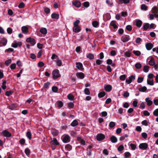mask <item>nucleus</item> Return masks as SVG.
Instances as JSON below:
<instances>
[{
  "label": "nucleus",
  "mask_w": 158,
  "mask_h": 158,
  "mask_svg": "<svg viewBox=\"0 0 158 158\" xmlns=\"http://www.w3.org/2000/svg\"><path fill=\"white\" fill-rule=\"evenodd\" d=\"M130 39V36L127 35H124L121 38V40L124 43L127 42Z\"/></svg>",
  "instance_id": "39448f33"
},
{
  "label": "nucleus",
  "mask_w": 158,
  "mask_h": 158,
  "mask_svg": "<svg viewBox=\"0 0 158 158\" xmlns=\"http://www.w3.org/2000/svg\"><path fill=\"white\" fill-rule=\"evenodd\" d=\"M149 24L148 23H146L144 24L143 27L144 30H146L149 27Z\"/></svg>",
  "instance_id": "4c0bfd02"
},
{
  "label": "nucleus",
  "mask_w": 158,
  "mask_h": 158,
  "mask_svg": "<svg viewBox=\"0 0 158 158\" xmlns=\"http://www.w3.org/2000/svg\"><path fill=\"white\" fill-rule=\"evenodd\" d=\"M145 100L146 102H147V105L148 106H150L152 105L153 103L152 101L150 99V98H146Z\"/></svg>",
  "instance_id": "a211bd4d"
},
{
  "label": "nucleus",
  "mask_w": 158,
  "mask_h": 158,
  "mask_svg": "<svg viewBox=\"0 0 158 158\" xmlns=\"http://www.w3.org/2000/svg\"><path fill=\"white\" fill-rule=\"evenodd\" d=\"M130 146L131 148V149L132 150H135L136 148V145L134 144L131 143L130 144Z\"/></svg>",
  "instance_id": "680f3d73"
},
{
  "label": "nucleus",
  "mask_w": 158,
  "mask_h": 158,
  "mask_svg": "<svg viewBox=\"0 0 158 158\" xmlns=\"http://www.w3.org/2000/svg\"><path fill=\"white\" fill-rule=\"evenodd\" d=\"M26 41L27 42L30 43L31 45V46H34L36 44L35 40L34 38H31V37H29L27 38L26 39Z\"/></svg>",
  "instance_id": "7ed1b4c3"
},
{
  "label": "nucleus",
  "mask_w": 158,
  "mask_h": 158,
  "mask_svg": "<svg viewBox=\"0 0 158 158\" xmlns=\"http://www.w3.org/2000/svg\"><path fill=\"white\" fill-rule=\"evenodd\" d=\"M85 94L86 95H89L90 94V91L88 88H86L84 90Z\"/></svg>",
  "instance_id": "a18cd8bd"
},
{
  "label": "nucleus",
  "mask_w": 158,
  "mask_h": 158,
  "mask_svg": "<svg viewBox=\"0 0 158 158\" xmlns=\"http://www.w3.org/2000/svg\"><path fill=\"white\" fill-rule=\"evenodd\" d=\"M147 83L148 85H153L154 84L153 79H149L148 78Z\"/></svg>",
  "instance_id": "393cba45"
},
{
  "label": "nucleus",
  "mask_w": 158,
  "mask_h": 158,
  "mask_svg": "<svg viewBox=\"0 0 158 158\" xmlns=\"http://www.w3.org/2000/svg\"><path fill=\"white\" fill-rule=\"evenodd\" d=\"M25 6V4L23 2H21L18 6V7L19 8H23Z\"/></svg>",
  "instance_id": "052dcab7"
},
{
  "label": "nucleus",
  "mask_w": 158,
  "mask_h": 158,
  "mask_svg": "<svg viewBox=\"0 0 158 158\" xmlns=\"http://www.w3.org/2000/svg\"><path fill=\"white\" fill-rule=\"evenodd\" d=\"M44 11L46 13L48 14L50 13V10L48 8L45 7L44 9Z\"/></svg>",
  "instance_id": "13d9d810"
},
{
  "label": "nucleus",
  "mask_w": 158,
  "mask_h": 158,
  "mask_svg": "<svg viewBox=\"0 0 158 158\" xmlns=\"http://www.w3.org/2000/svg\"><path fill=\"white\" fill-rule=\"evenodd\" d=\"M52 91L55 93H56L58 90V88L57 87L55 86H53L52 87Z\"/></svg>",
  "instance_id": "3c124183"
},
{
  "label": "nucleus",
  "mask_w": 158,
  "mask_h": 158,
  "mask_svg": "<svg viewBox=\"0 0 158 158\" xmlns=\"http://www.w3.org/2000/svg\"><path fill=\"white\" fill-rule=\"evenodd\" d=\"M131 56V53L128 52H126L124 53V56L126 57H129Z\"/></svg>",
  "instance_id": "de8ad7c7"
},
{
  "label": "nucleus",
  "mask_w": 158,
  "mask_h": 158,
  "mask_svg": "<svg viewBox=\"0 0 158 158\" xmlns=\"http://www.w3.org/2000/svg\"><path fill=\"white\" fill-rule=\"evenodd\" d=\"M70 137L68 135H64L62 136V141L64 143H67L70 142Z\"/></svg>",
  "instance_id": "20e7f679"
},
{
  "label": "nucleus",
  "mask_w": 158,
  "mask_h": 158,
  "mask_svg": "<svg viewBox=\"0 0 158 158\" xmlns=\"http://www.w3.org/2000/svg\"><path fill=\"white\" fill-rule=\"evenodd\" d=\"M50 84V83L49 82L45 83L44 85V88L46 89L48 88Z\"/></svg>",
  "instance_id": "0e129e2a"
},
{
  "label": "nucleus",
  "mask_w": 158,
  "mask_h": 158,
  "mask_svg": "<svg viewBox=\"0 0 158 158\" xmlns=\"http://www.w3.org/2000/svg\"><path fill=\"white\" fill-rule=\"evenodd\" d=\"M72 4L73 5L79 8L81 6V2L78 0H75L72 2Z\"/></svg>",
  "instance_id": "f8f14e48"
},
{
  "label": "nucleus",
  "mask_w": 158,
  "mask_h": 158,
  "mask_svg": "<svg viewBox=\"0 0 158 158\" xmlns=\"http://www.w3.org/2000/svg\"><path fill=\"white\" fill-rule=\"evenodd\" d=\"M22 43L21 42H17L16 41H14V42L12 44V46L14 48H16L18 47H20L22 45Z\"/></svg>",
  "instance_id": "0eeeda50"
},
{
  "label": "nucleus",
  "mask_w": 158,
  "mask_h": 158,
  "mask_svg": "<svg viewBox=\"0 0 158 158\" xmlns=\"http://www.w3.org/2000/svg\"><path fill=\"white\" fill-rule=\"evenodd\" d=\"M106 3L110 6H112L113 5V3L110 0H106Z\"/></svg>",
  "instance_id": "bf43d9fd"
},
{
  "label": "nucleus",
  "mask_w": 158,
  "mask_h": 158,
  "mask_svg": "<svg viewBox=\"0 0 158 158\" xmlns=\"http://www.w3.org/2000/svg\"><path fill=\"white\" fill-rule=\"evenodd\" d=\"M26 136L30 140L31 139V132L29 131H28L26 133Z\"/></svg>",
  "instance_id": "f704fd0d"
},
{
  "label": "nucleus",
  "mask_w": 158,
  "mask_h": 158,
  "mask_svg": "<svg viewBox=\"0 0 158 158\" xmlns=\"http://www.w3.org/2000/svg\"><path fill=\"white\" fill-rule=\"evenodd\" d=\"M51 17L52 19H57L59 18V15L56 13H53L52 14Z\"/></svg>",
  "instance_id": "5701e85b"
},
{
  "label": "nucleus",
  "mask_w": 158,
  "mask_h": 158,
  "mask_svg": "<svg viewBox=\"0 0 158 158\" xmlns=\"http://www.w3.org/2000/svg\"><path fill=\"white\" fill-rule=\"evenodd\" d=\"M7 32L9 34H11L12 33V29L11 27H8L7 29Z\"/></svg>",
  "instance_id": "6e6d98bb"
},
{
  "label": "nucleus",
  "mask_w": 158,
  "mask_h": 158,
  "mask_svg": "<svg viewBox=\"0 0 158 158\" xmlns=\"http://www.w3.org/2000/svg\"><path fill=\"white\" fill-rule=\"evenodd\" d=\"M65 148L68 151H70L72 148V146L69 144H67L65 146Z\"/></svg>",
  "instance_id": "2f4dec72"
},
{
  "label": "nucleus",
  "mask_w": 158,
  "mask_h": 158,
  "mask_svg": "<svg viewBox=\"0 0 158 158\" xmlns=\"http://www.w3.org/2000/svg\"><path fill=\"white\" fill-rule=\"evenodd\" d=\"M7 40L5 38H3L0 41V46H5L7 43Z\"/></svg>",
  "instance_id": "9d476101"
},
{
  "label": "nucleus",
  "mask_w": 158,
  "mask_h": 158,
  "mask_svg": "<svg viewBox=\"0 0 158 158\" xmlns=\"http://www.w3.org/2000/svg\"><path fill=\"white\" fill-rule=\"evenodd\" d=\"M52 142L55 145H58L59 144V143L56 138H53L52 140Z\"/></svg>",
  "instance_id": "79ce46f5"
},
{
  "label": "nucleus",
  "mask_w": 158,
  "mask_h": 158,
  "mask_svg": "<svg viewBox=\"0 0 158 158\" xmlns=\"http://www.w3.org/2000/svg\"><path fill=\"white\" fill-rule=\"evenodd\" d=\"M135 76L133 75H131L128 79H127L126 81V82L128 84H130L132 81L135 80Z\"/></svg>",
  "instance_id": "9b49d317"
},
{
  "label": "nucleus",
  "mask_w": 158,
  "mask_h": 158,
  "mask_svg": "<svg viewBox=\"0 0 158 158\" xmlns=\"http://www.w3.org/2000/svg\"><path fill=\"white\" fill-rule=\"evenodd\" d=\"M151 12L155 15L157 14L158 13V8L156 6H154L152 9Z\"/></svg>",
  "instance_id": "6ab92c4d"
},
{
  "label": "nucleus",
  "mask_w": 158,
  "mask_h": 158,
  "mask_svg": "<svg viewBox=\"0 0 158 158\" xmlns=\"http://www.w3.org/2000/svg\"><path fill=\"white\" fill-rule=\"evenodd\" d=\"M52 75L53 76L52 78L54 79H56L60 77L59 70L58 69L53 70L52 72Z\"/></svg>",
  "instance_id": "f03ea898"
},
{
  "label": "nucleus",
  "mask_w": 158,
  "mask_h": 158,
  "mask_svg": "<svg viewBox=\"0 0 158 158\" xmlns=\"http://www.w3.org/2000/svg\"><path fill=\"white\" fill-rule=\"evenodd\" d=\"M104 89L106 91L109 92L112 89V87L111 85H108L104 86Z\"/></svg>",
  "instance_id": "f3484780"
},
{
  "label": "nucleus",
  "mask_w": 158,
  "mask_h": 158,
  "mask_svg": "<svg viewBox=\"0 0 158 158\" xmlns=\"http://www.w3.org/2000/svg\"><path fill=\"white\" fill-rule=\"evenodd\" d=\"M56 103L57 105V107L58 108H60L63 106V102L61 101H57L56 102Z\"/></svg>",
  "instance_id": "c85d7f7f"
},
{
  "label": "nucleus",
  "mask_w": 158,
  "mask_h": 158,
  "mask_svg": "<svg viewBox=\"0 0 158 158\" xmlns=\"http://www.w3.org/2000/svg\"><path fill=\"white\" fill-rule=\"evenodd\" d=\"M153 115L156 116H158V108L156 109L153 112Z\"/></svg>",
  "instance_id": "338daca9"
},
{
  "label": "nucleus",
  "mask_w": 158,
  "mask_h": 158,
  "mask_svg": "<svg viewBox=\"0 0 158 158\" xmlns=\"http://www.w3.org/2000/svg\"><path fill=\"white\" fill-rule=\"evenodd\" d=\"M119 2L121 3H123L125 4L129 3L130 0H118Z\"/></svg>",
  "instance_id": "c9c22d12"
},
{
  "label": "nucleus",
  "mask_w": 158,
  "mask_h": 158,
  "mask_svg": "<svg viewBox=\"0 0 158 158\" xmlns=\"http://www.w3.org/2000/svg\"><path fill=\"white\" fill-rule=\"evenodd\" d=\"M148 64L151 66H153L156 64L155 60L153 57H151L150 58V60L148 62Z\"/></svg>",
  "instance_id": "dca6fc26"
},
{
  "label": "nucleus",
  "mask_w": 158,
  "mask_h": 158,
  "mask_svg": "<svg viewBox=\"0 0 158 158\" xmlns=\"http://www.w3.org/2000/svg\"><path fill=\"white\" fill-rule=\"evenodd\" d=\"M124 147L123 145H121L118 148V150L119 151H123L124 149Z\"/></svg>",
  "instance_id": "4d7b16f0"
},
{
  "label": "nucleus",
  "mask_w": 158,
  "mask_h": 158,
  "mask_svg": "<svg viewBox=\"0 0 158 158\" xmlns=\"http://www.w3.org/2000/svg\"><path fill=\"white\" fill-rule=\"evenodd\" d=\"M142 23L140 20H137L136 22V25L138 27H140L142 24Z\"/></svg>",
  "instance_id": "bb28decb"
},
{
  "label": "nucleus",
  "mask_w": 158,
  "mask_h": 158,
  "mask_svg": "<svg viewBox=\"0 0 158 158\" xmlns=\"http://www.w3.org/2000/svg\"><path fill=\"white\" fill-rule=\"evenodd\" d=\"M135 67L137 69H140L141 67V65L140 63H137L135 64Z\"/></svg>",
  "instance_id": "5fc2aeb1"
},
{
  "label": "nucleus",
  "mask_w": 158,
  "mask_h": 158,
  "mask_svg": "<svg viewBox=\"0 0 158 158\" xmlns=\"http://www.w3.org/2000/svg\"><path fill=\"white\" fill-rule=\"evenodd\" d=\"M67 98L69 99L70 100H74V96L71 94L68 95Z\"/></svg>",
  "instance_id": "72a5a7b5"
},
{
  "label": "nucleus",
  "mask_w": 158,
  "mask_h": 158,
  "mask_svg": "<svg viewBox=\"0 0 158 158\" xmlns=\"http://www.w3.org/2000/svg\"><path fill=\"white\" fill-rule=\"evenodd\" d=\"M106 93L104 91L98 93V96L99 98H102L104 97L106 95Z\"/></svg>",
  "instance_id": "a878e982"
},
{
  "label": "nucleus",
  "mask_w": 158,
  "mask_h": 158,
  "mask_svg": "<svg viewBox=\"0 0 158 158\" xmlns=\"http://www.w3.org/2000/svg\"><path fill=\"white\" fill-rule=\"evenodd\" d=\"M80 22V21L77 20L73 23L74 26L73 29V32L77 33L80 32L81 30V27L79 26Z\"/></svg>",
  "instance_id": "f257e3e1"
},
{
  "label": "nucleus",
  "mask_w": 158,
  "mask_h": 158,
  "mask_svg": "<svg viewBox=\"0 0 158 158\" xmlns=\"http://www.w3.org/2000/svg\"><path fill=\"white\" fill-rule=\"evenodd\" d=\"M124 154L125 158H128L131 156V153L129 152H126Z\"/></svg>",
  "instance_id": "37998d69"
},
{
  "label": "nucleus",
  "mask_w": 158,
  "mask_h": 158,
  "mask_svg": "<svg viewBox=\"0 0 158 158\" xmlns=\"http://www.w3.org/2000/svg\"><path fill=\"white\" fill-rule=\"evenodd\" d=\"M133 52L135 55L138 56H139L141 55V52L139 51L134 50Z\"/></svg>",
  "instance_id": "58836bf2"
},
{
  "label": "nucleus",
  "mask_w": 158,
  "mask_h": 158,
  "mask_svg": "<svg viewBox=\"0 0 158 158\" xmlns=\"http://www.w3.org/2000/svg\"><path fill=\"white\" fill-rule=\"evenodd\" d=\"M139 147L140 149L143 150H145L148 148V145L146 143H140Z\"/></svg>",
  "instance_id": "423d86ee"
},
{
  "label": "nucleus",
  "mask_w": 158,
  "mask_h": 158,
  "mask_svg": "<svg viewBox=\"0 0 158 158\" xmlns=\"http://www.w3.org/2000/svg\"><path fill=\"white\" fill-rule=\"evenodd\" d=\"M40 31L42 34L45 35L46 34L47 32V30L45 28L40 29Z\"/></svg>",
  "instance_id": "4be33fe9"
},
{
  "label": "nucleus",
  "mask_w": 158,
  "mask_h": 158,
  "mask_svg": "<svg viewBox=\"0 0 158 158\" xmlns=\"http://www.w3.org/2000/svg\"><path fill=\"white\" fill-rule=\"evenodd\" d=\"M126 77V75L125 74H124L120 76L119 79L121 81H124L125 80Z\"/></svg>",
  "instance_id": "ea45409f"
},
{
  "label": "nucleus",
  "mask_w": 158,
  "mask_h": 158,
  "mask_svg": "<svg viewBox=\"0 0 158 158\" xmlns=\"http://www.w3.org/2000/svg\"><path fill=\"white\" fill-rule=\"evenodd\" d=\"M145 47L147 50H150L153 47V44L151 43H148L146 44Z\"/></svg>",
  "instance_id": "ddd939ff"
},
{
  "label": "nucleus",
  "mask_w": 158,
  "mask_h": 158,
  "mask_svg": "<svg viewBox=\"0 0 158 158\" xmlns=\"http://www.w3.org/2000/svg\"><path fill=\"white\" fill-rule=\"evenodd\" d=\"M76 76L78 77L81 79H83L85 77L84 73L81 72L77 73H76Z\"/></svg>",
  "instance_id": "aec40b11"
},
{
  "label": "nucleus",
  "mask_w": 158,
  "mask_h": 158,
  "mask_svg": "<svg viewBox=\"0 0 158 158\" xmlns=\"http://www.w3.org/2000/svg\"><path fill=\"white\" fill-rule=\"evenodd\" d=\"M76 65V67L79 70H82L84 69L83 65L81 62H77Z\"/></svg>",
  "instance_id": "4468645a"
},
{
  "label": "nucleus",
  "mask_w": 158,
  "mask_h": 158,
  "mask_svg": "<svg viewBox=\"0 0 158 158\" xmlns=\"http://www.w3.org/2000/svg\"><path fill=\"white\" fill-rule=\"evenodd\" d=\"M148 122L147 120H144L142 121V124L145 126H147L148 125Z\"/></svg>",
  "instance_id": "603ef678"
},
{
  "label": "nucleus",
  "mask_w": 158,
  "mask_h": 158,
  "mask_svg": "<svg viewBox=\"0 0 158 158\" xmlns=\"http://www.w3.org/2000/svg\"><path fill=\"white\" fill-rule=\"evenodd\" d=\"M105 138V135L102 134H98L96 136V139L98 141L102 140Z\"/></svg>",
  "instance_id": "6e6552de"
},
{
  "label": "nucleus",
  "mask_w": 158,
  "mask_h": 158,
  "mask_svg": "<svg viewBox=\"0 0 158 158\" xmlns=\"http://www.w3.org/2000/svg\"><path fill=\"white\" fill-rule=\"evenodd\" d=\"M68 107L69 108H73L74 106V104L73 102H69L68 103Z\"/></svg>",
  "instance_id": "864d4df0"
},
{
  "label": "nucleus",
  "mask_w": 158,
  "mask_h": 158,
  "mask_svg": "<svg viewBox=\"0 0 158 158\" xmlns=\"http://www.w3.org/2000/svg\"><path fill=\"white\" fill-rule=\"evenodd\" d=\"M86 56L87 58L90 60L93 59L94 58V55L91 53H89V54H88Z\"/></svg>",
  "instance_id": "473e14b6"
},
{
  "label": "nucleus",
  "mask_w": 158,
  "mask_h": 158,
  "mask_svg": "<svg viewBox=\"0 0 158 158\" xmlns=\"http://www.w3.org/2000/svg\"><path fill=\"white\" fill-rule=\"evenodd\" d=\"M129 95V93L127 91L125 92L123 94V96L125 98L128 97Z\"/></svg>",
  "instance_id": "69168bd1"
},
{
  "label": "nucleus",
  "mask_w": 158,
  "mask_h": 158,
  "mask_svg": "<svg viewBox=\"0 0 158 158\" xmlns=\"http://www.w3.org/2000/svg\"><path fill=\"white\" fill-rule=\"evenodd\" d=\"M115 126V123L113 122H111L109 124V126L110 128H113Z\"/></svg>",
  "instance_id": "e2e57ef3"
},
{
  "label": "nucleus",
  "mask_w": 158,
  "mask_h": 158,
  "mask_svg": "<svg viewBox=\"0 0 158 158\" xmlns=\"http://www.w3.org/2000/svg\"><path fill=\"white\" fill-rule=\"evenodd\" d=\"M21 30L22 32L25 34H27L29 31L28 28L26 26L22 27Z\"/></svg>",
  "instance_id": "2eb2a0df"
},
{
  "label": "nucleus",
  "mask_w": 158,
  "mask_h": 158,
  "mask_svg": "<svg viewBox=\"0 0 158 158\" xmlns=\"http://www.w3.org/2000/svg\"><path fill=\"white\" fill-rule=\"evenodd\" d=\"M43 53V51L42 50H40L38 52L37 54V57L38 58H40L42 56Z\"/></svg>",
  "instance_id": "49530a36"
},
{
  "label": "nucleus",
  "mask_w": 158,
  "mask_h": 158,
  "mask_svg": "<svg viewBox=\"0 0 158 158\" xmlns=\"http://www.w3.org/2000/svg\"><path fill=\"white\" fill-rule=\"evenodd\" d=\"M99 23L96 21H94L92 22V25L94 27H97L99 25Z\"/></svg>",
  "instance_id": "c756f323"
},
{
  "label": "nucleus",
  "mask_w": 158,
  "mask_h": 158,
  "mask_svg": "<svg viewBox=\"0 0 158 158\" xmlns=\"http://www.w3.org/2000/svg\"><path fill=\"white\" fill-rule=\"evenodd\" d=\"M25 152L27 156H28L30 153V149L28 148H26L25 150Z\"/></svg>",
  "instance_id": "a19ab883"
},
{
  "label": "nucleus",
  "mask_w": 158,
  "mask_h": 158,
  "mask_svg": "<svg viewBox=\"0 0 158 158\" xmlns=\"http://www.w3.org/2000/svg\"><path fill=\"white\" fill-rule=\"evenodd\" d=\"M78 124V122L77 120H75L73 121V122L71 123V125L72 126L75 127Z\"/></svg>",
  "instance_id": "e433bc0d"
},
{
  "label": "nucleus",
  "mask_w": 158,
  "mask_h": 158,
  "mask_svg": "<svg viewBox=\"0 0 158 158\" xmlns=\"http://www.w3.org/2000/svg\"><path fill=\"white\" fill-rule=\"evenodd\" d=\"M141 9L144 10H147L148 9V7L145 4H143L141 5Z\"/></svg>",
  "instance_id": "09e8293b"
},
{
  "label": "nucleus",
  "mask_w": 158,
  "mask_h": 158,
  "mask_svg": "<svg viewBox=\"0 0 158 158\" xmlns=\"http://www.w3.org/2000/svg\"><path fill=\"white\" fill-rule=\"evenodd\" d=\"M2 134L5 137H10L11 136V134L6 130H5L3 131L2 133Z\"/></svg>",
  "instance_id": "1a4fd4ad"
},
{
  "label": "nucleus",
  "mask_w": 158,
  "mask_h": 158,
  "mask_svg": "<svg viewBox=\"0 0 158 158\" xmlns=\"http://www.w3.org/2000/svg\"><path fill=\"white\" fill-rule=\"evenodd\" d=\"M110 139L111 142L113 143H115L117 141V138L114 136H111Z\"/></svg>",
  "instance_id": "b1692460"
},
{
  "label": "nucleus",
  "mask_w": 158,
  "mask_h": 158,
  "mask_svg": "<svg viewBox=\"0 0 158 158\" xmlns=\"http://www.w3.org/2000/svg\"><path fill=\"white\" fill-rule=\"evenodd\" d=\"M56 64L58 66H60L62 65V62L60 60L58 59L56 61Z\"/></svg>",
  "instance_id": "7c9ffc66"
},
{
  "label": "nucleus",
  "mask_w": 158,
  "mask_h": 158,
  "mask_svg": "<svg viewBox=\"0 0 158 158\" xmlns=\"http://www.w3.org/2000/svg\"><path fill=\"white\" fill-rule=\"evenodd\" d=\"M110 25L112 26L114 29H116L118 28V26L116 24L115 21H113L111 22L110 23Z\"/></svg>",
  "instance_id": "412c9836"
},
{
  "label": "nucleus",
  "mask_w": 158,
  "mask_h": 158,
  "mask_svg": "<svg viewBox=\"0 0 158 158\" xmlns=\"http://www.w3.org/2000/svg\"><path fill=\"white\" fill-rule=\"evenodd\" d=\"M141 135L142 137L144 139H147L148 136L147 134L145 132L142 133L141 134Z\"/></svg>",
  "instance_id": "774afa93"
},
{
  "label": "nucleus",
  "mask_w": 158,
  "mask_h": 158,
  "mask_svg": "<svg viewBox=\"0 0 158 158\" xmlns=\"http://www.w3.org/2000/svg\"><path fill=\"white\" fill-rule=\"evenodd\" d=\"M149 67L148 66H145L143 68V71L145 73L148 71Z\"/></svg>",
  "instance_id": "8fccbe9b"
},
{
  "label": "nucleus",
  "mask_w": 158,
  "mask_h": 158,
  "mask_svg": "<svg viewBox=\"0 0 158 158\" xmlns=\"http://www.w3.org/2000/svg\"><path fill=\"white\" fill-rule=\"evenodd\" d=\"M147 90V88L146 86H143L142 87L139 88L138 90L141 92H145Z\"/></svg>",
  "instance_id": "cd10ccee"
},
{
  "label": "nucleus",
  "mask_w": 158,
  "mask_h": 158,
  "mask_svg": "<svg viewBox=\"0 0 158 158\" xmlns=\"http://www.w3.org/2000/svg\"><path fill=\"white\" fill-rule=\"evenodd\" d=\"M19 143L22 145H23L25 143V140L23 138L21 139L19 141Z\"/></svg>",
  "instance_id": "c03bdc74"
}]
</instances>
